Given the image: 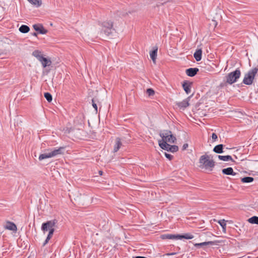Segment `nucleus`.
<instances>
[{
    "instance_id": "obj_1",
    "label": "nucleus",
    "mask_w": 258,
    "mask_h": 258,
    "mask_svg": "<svg viewBox=\"0 0 258 258\" xmlns=\"http://www.w3.org/2000/svg\"><path fill=\"white\" fill-rule=\"evenodd\" d=\"M210 158V156L208 155H204L201 156L199 160V163L200 164V167L201 168H204L209 171H212L215 164L213 160L211 159Z\"/></svg>"
},
{
    "instance_id": "obj_2",
    "label": "nucleus",
    "mask_w": 258,
    "mask_h": 258,
    "mask_svg": "<svg viewBox=\"0 0 258 258\" xmlns=\"http://www.w3.org/2000/svg\"><path fill=\"white\" fill-rule=\"evenodd\" d=\"M99 24L102 27L100 35L104 34L106 36H109L114 30L113 28V22L111 21H104Z\"/></svg>"
},
{
    "instance_id": "obj_3",
    "label": "nucleus",
    "mask_w": 258,
    "mask_h": 258,
    "mask_svg": "<svg viewBox=\"0 0 258 258\" xmlns=\"http://www.w3.org/2000/svg\"><path fill=\"white\" fill-rule=\"evenodd\" d=\"M160 136L162 138V140H159V142L166 143H174L176 140V137L174 136L171 132L168 130L164 131L162 133H160Z\"/></svg>"
},
{
    "instance_id": "obj_4",
    "label": "nucleus",
    "mask_w": 258,
    "mask_h": 258,
    "mask_svg": "<svg viewBox=\"0 0 258 258\" xmlns=\"http://www.w3.org/2000/svg\"><path fill=\"white\" fill-rule=\"evenodd\" d=\"M258 69L254 68L249 71L247 74L245 75L243 80V83L245 85H251L253 83V79L257 74Z\"/></svg>"
},
{
    "instance_id": "obj_5",
    "label": "nucleus",
    "mask_w": 258,
    "mask_h": 258,
    "mask_svg": "<svg viewBox=\"0 0 258 258\" xmlns=\"http://www.w3.org/2000/svg\"><path fill=\"white\" fill-rule=\"evenodd\" d=\"M241 72L239 69H237L233 72L228 74L226 76V83L231 85L237 82V80L240 78Z\"/></svg>"
},
{
    "instance_id": "obj_6",
    "label": "nucleus",
    "mask_w": 258,
    "mask_h": 258,
    "mask_svg": "<svg viewBox=\"0 0 258 258\" xmlns=\"http://www.w3.org/2000/svg\"><path fill=\"white\" fill-rule=\"evenodd\" d=\"M159 145L161 148L171 152H176L178 150V147L176 145H170L165 142H159Z\"/></svg>"
},
{
    "instance_id": "obj_7",
    "label": "nucleus",
    "mask_w": 258,
    "mask_h": 258,
    "mask_svg": "<svg viewBox=\"0 0 258 258\" xmlns=\"http://www.w3.org/2000/svg\"><path fill=\"white\" fill-rule=\"evenodd\" d=\"M57 221L56 219L48 221L45 223H43L41 226V230L45 232L51 229L54 228Z\"/></svg>"
},
{
    "instance_id": "obj_8",
    "label": "nucleus",
    "mask_w": 258,
    "mask_h": 258,
    "mask_svg": "<svg viewBox=\"0 0 258 258\" xmlns=\"http://www.w3.org/2000/svg\"><path fill=\"white\" fill-rule=\"evenodd\" d=\"M64 147H61L58 149H53L49 152L50 157H54L59 155L63 154Z\"/></svg>"
},
{
    "instance_id": "obj_9",
    "label": "nucleus",
    "mask_w": 258,
    "mask_h": 258,
    "mask_svg": "<svg viewBox=\"0 0 258 258\" xmlns=\"http://www.w3.org/2000/svg\"><path fill=\"white\" fill-rule=\"evenodd\" d=\"M33 27L36 31L38 32L40 34H45L47 32V30L41 24H34L33 25Z\"/></svg>"
},
{
    "instance_id": "obj_10",
    "label": "nucleus",
    "mask_w": 258,
    "mask_h": 258,
    "mask_svg": "<svg viewBox=\"0 0 258 258\" xmlns=\"http://www.w3.org/2000/svg\"><path fill=\"white\" fill-rule=\"evenodd\" d=\"M178 234H164L161 235L160 237L162 239H172L178 240Z\"/></svg>"
},
{
    "instance_id": "obj_11",
    "label": "nucleus",
    "mask_w": 258,
    "mask_h": 258,
    "mask_svg": "<svg viewBox=\"0 0 258 258\" xmlns=\"http://www.w3.org/2000/svg\"><path fill=\"white\" fill-rule=\"evenodd\" d=\"M189 99V97L187 99L183 100L181 102H179L176 103L177 105L181 109H185L187 107H188L189 105L188 101Z\"/></svg>"
},
{
    "instance_id": "obj_12",
    "label": "nucleus",
    "mask_w": 258,
    "mask_h": 258,
    "mask_svg": "<svg viewBox=\"0 0 258 258\" xmlns=\"http://www.w3.org/2000/svg\"><path fill=\"white\" fill-rule=\"evenodd\" d=\"M199 69L197 68H189L186 70V74L188 76L194 77L199 72Z\"/></svg>"
},
{
    "instance_id": "obj_13",
    "label": "nucleus",
    "mask_w": 258,
    "mask_h": 258,
    "mask_svg": "<svg viewBox=\"0 0 258 258\" xmlns=\"http://www.w3.org/2000/svg\"><path fill=\"white\" fill-rule=\"evenodd\" d=\"M191 83L187 81H184L182 84V87L187 94L191 92Z\"/></svg>"
},
{
    "instance_id": "obj_14",
    "label": "nucleus",
    "mask_w": 258,
    "mask_h": 258,
    "mask_svg": "<svg viewBox=\"0 0 258 258\" xmlns=\"http://www.w3.org/2000/svg\"><path fill=\"white\" fill-rule=\"evenodd\" d=\"M157 51L158 47L155 46L153 47V50L150 52V57L154 63L156 62V59L157 55Z\"/></svg>"
},
{
    "instance_id": "obj_15",
    "label": "nucleus",
    "mask_w": 258,
    "mask_h": 258,
    "mask_svg": "<svg viewBox=\"0 0 258 258\" xmlns=\"http://www.w3.org/2000/svg\"><path fill=\"white\" fill-rule=\"evenodd\" d=\"M39 61L41 62L43 68H46V67L50 66L51 64V61L50 59H47V58L43 56L39 60Z\"/></svg>"
},
{
    "instance_id": "obj_16",
    "label": "nucleus",
    "mask_w": 258,
    "mask_h": 258,
    "mask_svg": "<svg viewBox=\"0 0 258 258\" xmlns=\"http://www.w3.org/2000/svg\"><path fill=\"white\" fill-rule=\"evenodd\" d=\"M222 172L225 175H235L236 174V173L234 172L232 167H228L227 168L223 169Z\"/></svg>"
},
{
    "instance_id": "obj_17",
    "label": "nucleus",
    "mask_w": 258,
    "mask_h": 258,
    "mask_svg": "<svg viewBox=\"0 0 258 258\" xmlns=\"http://www.w3.org/2000/svg\"><path fill=\"white\" fill-rule=\"evenodd\" d=\"M5 228L7 229L12 230L13 231H16L17 230L16 225L14 223L11 222H7Z\"/></svg>"
},
{
    "instance_id": "obj_18",
    "label": "nucleus",
    "mask_w": 258,
    "mask_h": 258,
    "mask_svg": "<svg viewBox=\"0 0 258 258\" xmlns=\"http://www.w3.org/2000/svg\"><path fill=\"white\" fill-rule=\"evenodd\" d=\"M121 145L122 143L120 141V139L119 138H117L115 140V144L114 146L113 152L114 153L117 152Z\"/></svg>"
},
{
    "instance_id": "obj_19",
    "label": "nucleus",
    "mask_w": 258,
    "mask_h": 258,
    "mask_svg": "<svg viewBox=\"0 0 258 258\" xmlns=\"http://www.w3.org/2000/svg\"><path fill=\"white\" fill-rule=\"evenodd\" d=\"M202 50L201 49L196 50V52L194 54V56L195 59L198 61L202 59Z\"/></svg>"
},
{
    "instance_id": "obj_20",
    "label": "nucleus",
    "mask_w": 258,
    "mask_h": 258,
    "mask_svg": "<svg viewBox=\"0 0 258 258\" xmlns=\"http://www.w3.org/2000/svg\"><path fill=\"white\" fill-rule=\"evenodd\" d=\"M223 144L218 145L214 148L213 151L218 154L222 153L223 152Z\"/></svg>"
},
{
    "instance_id": "obj_21",
    "label": "nucleus",
    "mask_w": 258,
    "mask_h": 258,
    "mask_svg": "<svg viewBox=\"0 0 258 258\" xmlns=\"http://www.w3.org/2000/svg\"><path fill=\"white\" fill-rule=\"evenodd\" d=\"M218 157L220 160L224 161H231L232 162L234 161L233 160L232 157L230 155H226V156L218 155Z\"/></svg>"
},
{
    "instance_id": "obj_22",
    "label": "nucleus",
    "mask_w": 258,
    "mask_h": 258,
    "mask_svg": "<svg viewBox=\"0 0 258 258\" xmlns=\"http://www.w3.org/2000/svg\"><path fill=\"white\" fill-rule=\"evenodd\" d=\"M31 4L37 8L40 7L42 5L41 0H27Z\"/></svg>"
},
{
    "instance_id": "obj_23",
    "label": "nucleus",
    "mask_w": 258,
    "mask_h": 258,
    "mask_svg": "<svg viewBox=\"0 0 258 258\" xmlns=\"http://www.w3.org/2000/svg\"><path fill=\"white\" fill-rule=\"evenodd\" d=\"M32 55L35 57L39 61L43 57L41 52L39 51L38 50H35L32 52Z\"/></svg>"
},
{
    "instance_id": "obj_24",
    "label": "nucleus",
    "mask_w": 258,
    "mask_h": 258,
    "mask_svg": "<svg viewBox=\"0 0 258 258\" xmlns=\"http://www.w3.org/2000/svg\"><path fill=\"white\" fill-rule=\"evenodd\" d=\"M215 243L214 241H210L204 242L199 243H196L194 244V245L196 247H199V246L208 245H214V244H215Z\"/></svg>"
},
{
    "instance_id": "obj_25",
    "label": "nucleus",
    "mask_w": 258,
    "mask_h": 258,
    "mask_svg": "<svg viewBox=\"0 0 258 258\" xmlns=\"http://www.w3.org/2000/svg\"><path fill=\"white\" fill-rule=\"evenodd\" d=\"M30 30L29 27L25 25H22L20 28H19V31L23 33H26L28 32Z\"/></svg>"
},
{
    "instance_id": "obj_26",
    "label": "nucleus",
    "mask_w": 258,
    "mask_h": 258,
    "mask_svg": "<svg viewBox=\"0 0 258 258\" xmlns=\"http://www.w3.org/2000/svg\"><path fill=\"white\" fill-rule=\"evenodd\" d=\"M178 239H181L182 238H185L186 239H191L194 238V236L190 234H185L184 235H179L178 234Z\"/></svg>"
},
{
    "instance_id": "obj_27",
    "label": "nucleus",
    "mask_w": 258,
    "mask_h": 258,
    "mask_svg": "<svg viewBox=\"0 0 258 258\" xmlns=\"http://www.w3.org/2000/svg\"><path fill=\"white\" fill-rule=\"evenodd\" d=\"M248 222L251 224H258V217L253 216L247 220Z\"/></svg>"
},
{
    "instance_id": "obj_28",
    "label": "nucleus",
    "mask_w": 258,
    "mask_h": 258,
    "mask_svg": "<svg viewBox=\"0 0 258 258\" xmlns=\"http://www.w3.org/2000/svg\"><path fill=\"white\" fill-rule=\"evenodd\" d=\"M254 178L252 177H244L241 179V181L243 183H249L253 181Z\"/></svg>"
},
{
    "instance_id": "obj_29",
    "label": "nucleus",
    "mask_w": 258,
    "mask_h": 258,
    "mask_svg": "<svg viewBox=\"0 0 258 258\" xmlns=\"http://www.w3.org/2000/svg\"><path fill=\"white\" fill-rule=\"evenodd\" d=\"M218 223L222 227L223 230L225 232L226 228V221L224 219L220 220L218 221Z\"/></svg>"
},
{
    "instance_id": "obj_30",
    "label": "nucleus",
    "mask_w": 258,
    "mask_h": 258,
    "mask_svg": "<svg viewBox=\"0 0 258 258\" xmlns=\"http://www.w3.org/2000/svg\"><path fill=\"white\" fill-rule=\"evenodd\" d=\"M49 158H51V157H50V154L49 152L47 153H44V154H40L39 157V160H42L44 159Z\"/></svg>"
},
{
    "instance_id": "obj_31",
    "label": "nucleus",
    "mask_w": 258,
    "mask_h": 258,
    "mask_svg": "<svg viewBox=\"0 0 258 258\" xmlns=\"http://www.w3.org/2000/svg\"><path fill=\"white\" fill-rule=\"evenodd\" d=\"M44 97L46 98L48 102H50L52 100V95L48 92L44 93Z\"/></svg>"
},
{
    "instance_id": "obj_32",
    "label": "nucleus",
    "mask_w": 258,
    "mask_h": 258,
    "mask_svg": "<svg viewBox=\"0 0 258 258\" xmlns=\"http://www.w3.org/2000/svg\"><path fill=\"white\" fill-rule=\"evenodd\" d=\"M146 92H147V94L149 96H153L155 94L154 91L151 88L148 89L146 91Z\"/></svg>"
},
{
    "instance_id": "obj_33",
    "label": "nucleus",
    "mask_w": 258,
    "mask_h": 258,
    "mask_svg": "<svg viewBox=\"0 0 258 258\" xmlns=\"http://www.w3.org/2000/svg\"><path fill=\"white\" fill-rule=\"evenodd\" d=\"M49 231V233H48V234L47 235V237H48L49 238H51L52 236V235L54 232V228H53V229H51L50 230H48Z\"/></svg>"
},
{
    "instance_id": "obj_34",
    "label": "nucleus",
    "mask_w": 258,
    "mask_h": 258,
    "mask_svg": "<svg viewBox=\"0 0 258 258\" xmlns=\"http://www.w3.org/2000/svg\"><path fill=\"white\" fill-rule=\"evenodd\" d=\"M164 155L165 157L168 159L169 160H171L173 159V156L170 154L167 153L165 152Z\"/></svg>"
},
{
    "instance_id": "obj_35",
    "label": "nucleus",
    "mask_w": 258,
    "mask_h": 258,
    "mask_svg": "<svg viewBox=\"0 0 258 258\" xmlns=\"http://www.w3.org/2000/svg\"><path fill=\"white\" fill-rule=\"evenodd\" d=\"M92 106H93V107H94V108L95 109V110L97 111V104L95 103V101H94V99H92Z\"/></svg>"
},
{
    "instance_id": "obj_36",
    "label": "nucleus",
    "mask_w": 258,
    "mask_h": 258,
    "mask_svg": "<svg viewBox=\"0 0 258 258\" xmlns=\"http://www.w3.org/2000/svg\"><path fill=\"white\" fill-rule=\"evenodd\" d=\"M51 239V238H49L47 236L45 241L44 242L43 244V245L44 246L49 241V240Z\"/></svg>"
},
{
    "instance_id": "obj_37",
    "label": "nucleus",
    "mask_w": 258,
    "mask_h": 258,
    "mask_svg": "<svg viewBox=\"0 0 258 258\" xmlns=\"http://www.w3.org/2000/svg\"><path fill=\"white\" fill-rule=\"evenodd\" d=\"M212 138L214 141H215L217 139V135L215 133H213Z\"/></svg>"
},
{
    "instance_id": "obj_38",
    "label": "nucleus",
    "mask_w": 258,
    "mask_h": 258,
    "mask_svg": "<svg viewBox=\"0 0 258 258\" xmlns=\"http://www.w3.org/2000/svg\"><path fill=\"white\" fill-rule=\"evenodd\" d=\"M188 144H187V143L183 144V145L182 146V150H185L188 147Z\"/></svg>"
},
{
    "instance_id": "obj_39",
    "label": "nucleus",
    "mask_w": 258,
    "mask_h": 258,
    "mask_svg": "<svg viewBox=\"0 0 258 258\" xmlns=\"http://www.w3.org/2000/svg\"><path fill=\"white\" fill-rule=\"evenodd\" d=\"M135 258H146V257H144V256H137L135 257Z\"/></svg>"
},
{
    "instance_id": "obj_40",
    "label": "nucleus",
    "mask_w": 258,
    "mask_h": 258,
    "mask_svg": "<svg viewBox=\"0 0 258 258\" xmlns=\"http://www.w3.org/2000/svg\"><path fill=\"white\" fill-rule=\"evenodd\" d=\"M175 254V253H167V255H174Z\"/></svg>"
},
{
    "instance_id": "obj_41",
    "label": "nucleus",
    "mask_w": 258,
    "mask_h": 258,
    "mask_svg": "<svg viewBox=\"0 0 258 258\" xmlns=\"http://www.w3.org/2000/svg\"><path fill=\"white\" fill-rule=\"evenodd\" d=\"M32 35L34 36H37V34L36 32H34Z\"/></svg>"
},
{
    "instance_id": "obj_42",
    "label": "nucleus",
    "mask_w": 258,
    "mask_h": 258,
    "mask_svg": "<svg viewBox=\"0 0 258 258\" xmlns=\"http://www.w3.org/2000/svg\"><path fill=\"white\" fill-rule=\"evenodd\" d=\"M99 173L100 175H102L103 172L102 171H99Z\"/></svg>"
},
{
    "instance_id": "obj_43",
    "label": "nucleus",
    "mask_w": 258,
    "mask_h": 258,
    "mask_svg": "<svg viewBox=\"0 0 258 258\" xmlns=\"http://www.w3.org/2000/svg\"><path fill=\"white\" fill-rule=\"evenodd\" d=\"M256 258H258V256H257V257H256Z\"/></svg>"
}]
</instances>
